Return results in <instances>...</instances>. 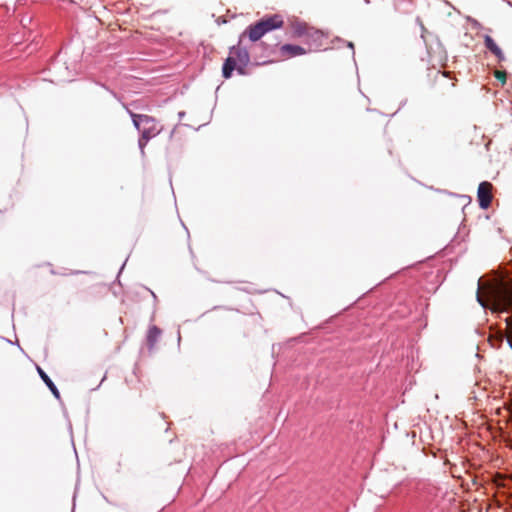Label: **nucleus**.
Instances as JSON below:
<instances>
[{
    "label": "nucleus",
    "instance_id": "obj_16",
    "mask_svg": "<svg viewBox=\"0 0 512 512\" xmlns=\"http://www.w3.org/2000/svg\"><path fill=\"white\" fill-rule=\"evenodd\" d=\"M103 88H105L114 98H116L118 101L121 102V98L117 95L116 92H114L113 90L109 89L106 85H102Z\"/></svg>",
    "mask_w": 512,
    "mask_h": 512
},
{
    "label": "nucleus",
    "instance_id": "obj_15",
    "mask_svg": "<svg viewBox=\"0 0 512 512\" xmlns=\"http://www.w3.org/2000/svg\"><path fill=\"white\" fill-rule=\"evenodd\" d=\"M311 37L313 38V40H314V41H318V40L322 39L323 34H322V32H321V31H315V32L311 35Z\"/></svg>",
    "mask_w": 512,
    "mask_h": 512
},
{
    "label": "nucleus",
    "instance_id": "obj_18",
    "mask_svg": "<svg viewBox=\"0 0 512 512\" xmlns=\"http://www.w3.org/2000/svg\"><path fill=\"white\" fill-rule=\"evenodd\" d=\"M123 107L126 109L127 113L130 115V117L132 118V114H135L134 112H132L128 106L124 103H122Z\"/></svg>",
    "mask_w": 512,
    "mask_h": 512
},
{
    "label": "nucleus",
    "instance_id": "obj_6",
    "mask_svg": "<svg viewBox=\"0 0 512 512\" xmlns=\"http://www.w3.org/2000/svg\"><path fill=\"white\" fill-rule=\"evenodd\" d=\"M280 53L284 57L292 58V57L304 55L307 53V51L305 48H303L300 45L287 43V44H283L280 47Z\"/></svg>",
    "mask_w": 512,
    "mask_h": 512
},
{
    "label": "nucleus",
    "instance_id": "obj_1",
    "mask_svg": "<svg viewBox=\"0 0 512 512\" xmlns=\"http://www.w3.org/2000/svg\"><path fill=\"white\" fill-rule=\"evenodd\" d=\"M476 299L482 308H489L505 322L506 337L512 338V280L502 278L492 283L488 289L487 301L480 295L478 286Z\"/></svg>",
    "mask_w": 512,
    "mask_h": 512
},
{
    "label": "nucleus",
    "instance_id": "obj_5",
    "mask_svg": "<svg viewBox=\"0 0 512 512\" xmlns=\"http://www.w3.org/2000/svg\"><path fill=\"white\" fill-rule=\"evenodd\" d=\"M264 35L267 33L281 29L284 25L283 17L280 14L266 15L258 20Z\"/></svg>",
    "mask_w": 512,
    "mask_h": 512
},
{
    "label": "nucleus",
    "instance_id": "obj_8",
    "mask_svg": "<svg viewBox=\"0 0 512 512\" xmlns=\"http://www.w3.org/2000/svg\"><path fill=\"white\" fill-rule=\"evenodd\" d=\"M162 334V330L156 325H152L149 327L146 335L147 345L150 350H152L155 344L158 342L160 336Z\"/></svg>",
    "mask_w": 512,
    "mask_h": 512
},
{
    "label": "nucleus",
    "instance_id": "obj_23",
    "mask_svg": "<svg viewBox=\"0 0 512 512\" xmlns=\"http://www.w3.org/2000/svg\"><path fill=\"white\" fill-rule=\"evenodd\" d=\"M80 273H85L84 271H73L71 274H80Z\"/></svg>",
    "mask_w": 512,
    "mask_h": 512
},
{
    "label": "nucleus",
    "instance_id": "obj_21",
    "mask_svg": "<svg viewBox=\"0 0 512 512\" xmlns=\"http://www.w3.org/2000/svg\"><path fill=\"white\" fill-rule=\"evenodd\" d=\"M184 116H185V112H184V111H180V112L178 113V117H179V119H182Z\"/></svg>",
    "mask_w": 512,
    "mask_h": 512
},
{
    "label": "nucleus",
    "instance_id": "obj_4",
    "mask_svg": "<svg viewBox=\"0 0 512 512\" xmlns=\"http://www.w3.org/2000/svg\"><path fill=\"white\" fill-rule=\"evenodd\" d=\"M492 184L488 181H483L479 184L477 189V200L479 207L486 210L490 207L492 202Z\"/></svg>",
    "mask_w": 512,
    "mask_h": 512
},
{
    "label": "nucleus",
    "instance_id": "obj_2",
    "mask_svg": "<svg viewBox=\"0 0 512 512\" xmlns=\"http://www.w3.org/2000/svg\"><path fill=\"white\" fill-rule=\"evenodd\" d=\"M264 36L262 28L258 21L246 27L239 35L237 44L229 48V56L222 65V76L225 79L232 77L236 70L239 75H246V67L250 63V53L246 46H242L244 39H248L252 43H256Z\"/></svg>",
    "mask_w": 512,
    "mask_h": 512
},
{
    "label": "nucleus",
    "instance_id": "obj_13",
    "mask_svg": "<svg viewBox=\"0 0 512 512\" xmlns=\"http://www.w3.org/2000/svg\"><path fill=\"white\" fill-rule=\"evenodd\" d=\"M141 288H142L143 290L147 291L148 293H150V295H151V296H152V298H153L154 307H156V304H157V301H158L156 294H155V293H154L150 288H148V287H146V286H141Z\"/></svg>",
    "mask_w": 512,
    "mask_h": 512
},
{
    "label": "nucleus",
    "instance_id": "obj_17",
    "mask_svg": "<svg viewBox=\"0 0 512 512\" xmlns=\"http://www.w3.org/2000/svg\"><path fill=\"white\" fill-rule=\"evenodd\" d=\"M347 47H349L352 50V56L354 57L355 51H354V44L350 41L346 42Z\"/></svg>",
    "mask_w": 512,
    "mask_h": 512
},
{
    "label": "nucleus",
    "instance_id": "obj_20",
    "mask_svg": "<svg viewBox=\"0 0 512 512\" xmlns=\"http://www.w3.org/2000/svg\"><path fill=\"white\" fill-rule=\"evenodd\" d=\"M506 342H507L509 348L512 350V338L511 337H506Z\"/></svg>",
    "mask_w": 512,
    "mask_h": 512
},
{
    "label": "nucleus",
    "instance_id": "obj_24",
    "mask_svg": "<svg viewBox=\"0 0 512 512\" xmlns=\"http://www.w3.org/2000/svg\"><path fill=\"white\" fill-rule=\"evenodd\" d=\"M181 340V335H180V331H178V342H180Z\"/></svg>",
    "mask_w": 512,
    "mask_h": 512
},
{
    "label": "nucleus",
    "instance_id": "obj_10",
    "mask_svg": "<svg viewBox=\"0 0 512 512\" xmlns=\"http://www.w3.org/2000/svg\"><path fill=\"white\" fill-rule=\"evenodd\" d=\"M504 340H506V332L502 329H498L496 333L490 337L492 345H497L498 347L502 345Z\"/></svg>",
    "mask_w": 512,
    "mask_h": 512
},
{
    "label": "nucleus",
    "instance_id": "obj_11",
    "mask_svg": "<svg viewBox=\"0 0 512 512\" xmlns=\"http://www.w3.org/2000/svg\"><path fill=\"white\" fill-rule=\"evenodd\" d=\"M484 44H485V47L491 52V53H494L498 48H500L497 43L494 41V39L489 36V35H485L484 37Z\"/></svg>",
    "mask_w": 512,
    "mask_h": 512
},
{
    "label": "nucleus",
    "instance_id": "obj_22",
    "mask_svg": "<svg viewBox=\"0 0 512 512\" xmlns=\"http://www.w3.org/2000/svg\"><path fill=\"white\" fill-rule=\"evenodd\" d=\"M124 266H125V262L122 264V266L120 267V270H119V273L117 275V278H119V275L120 273L122 272V270L124 269Z\"/></svg>",
    "mask_w": 512,
    "mask_h": 512
},
{
    "label": "nucleus",
    "instance_id": "obj_14",
    "mask_svg": "<svg viewBox=\"0 0 512 512\" xmlns=\"http://www.w3.org/2000/svg\"><path fill=\"white\" fill-rule=\"evenodd\" d=\"M493 54L498 58L499 61L505 60V55L501 48H498Z\"/></svg>",
    "mask_w": 512,
    "mask_h": 512
},
{
    "label": "nucleus",
    "instance_id": "obj_12",
    "mask_svg": "<svg viewBox=\"0 0 512 512\" xmlns=\"http://www.w3.org/2000/svg\"><path fill=\"white\" fill-rule=\"evenodd\" d=\"M261 49L264 56H269L273 52V47L263 41L255 45V49Z\"/></svg>",
    "mask_w": 512,
    "mask_h": 512
},
{
    "label": "nucleus",
    "instance_id": "obj_9",
    "mask_svg": "<svg viewBox=\"0 0 512 512\" xmlns=\"http://www.w3.org/2000/svg\"><path fill=\"white\" fill-rule=\"evenodd\" d=\"M292 29H293V33L298 37L308 34L307 25L305 22H299V21L295 22L292 25Z\"/></svg>",
    "mask_w": 512,
    "mask_h": 512
},
{
    "label": "nucleus",
    "instance_id": "obj_3",
    "mask_svg": "<svg viewBox=\"0 0 512 512\" xmlns=\"http://www.w3.org/2000/svg\"><path fill=\"white\" fill-rule=\"evenodd\" d=\"M132 123L140 134L138 147L141 154L144 155L145 146L160 133L161 129L158 128L154 117L145 114H132Z\"/></svg>",
    "mask_w": 512,
    "mask_h": 512
},
{
    "label": "nucleus",
    "instance_id": "obj_7",
    "mask_svg": "<svg viewBox=\"0 0 512 512\" xmlns=\"http://www.w3.org/2000/svg\"><path fill=\"white\" fill-rule=\"evenodd\" d=\"M37 372H38L40 378L42 379V381L46 384L48 389L51 391L53 396L57 400H60L61 399L60 392H59L57 386L55 385V383L52 381V379L48 376V374L39 366H37Z\"/></svg>",
    "mask_w": 512,
    "mask_h": 512
},
{
    "label": "nucleus",
    "instance_id": "obj_19",
    "mask_svg": "<svg viewBox=\"0 0 512 512\" xmlns=\"http://www.w3.org/2000/svg\"><path fill=\"white\" fill-rule=\"evenodd\" d=\"M270 62H271V61H269V60H263V61H256V63H255V64H256V65H266V64H268V63H270Z\"/></svg>",
    "mask_w": 512,
    "mask_h": 512
}]
</instances>
